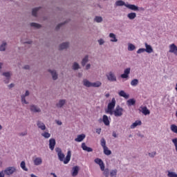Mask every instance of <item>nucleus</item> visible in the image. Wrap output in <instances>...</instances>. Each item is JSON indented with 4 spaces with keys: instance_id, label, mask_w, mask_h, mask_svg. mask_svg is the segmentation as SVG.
<instances>
[{
    "instance_id": "13",
    "label": "nucleus",
    "mask_w": 177,
    "mask_h": 177,
    "mask_svg": "<svg viewBox=\"0 0 177 177\" xmlns=\"http://www.w3.org/2000/svg\"><path fill=\"white\" fill-rule=\"evenodd\" d=\"M37 128L41 129V131H45L46 129V126H45V124L39 120L37 122Z\"/></svg>"
},
{
    "instance_id": "51",
    "label": "nucleus",
    "mask_w": 177,
    "mask_h": 177,
    "mask_svg": "<svg viewBox=\"0 0 177 177\" xmlns=\"http://www.w3.org/2000/svg\"><path fill=\"white\" fill-rule=\"evenodd\" d=\"M144 52H146L145 48H140L138 50L137 53H143Z\"/></svg>"
},
{
    "instance_id": "37",
    "label": "nucleus",
    "mask_w": 177,
    "mask_h": 177,
    "mask_svg": "<svg viewBox=\"0 0 177 177\" xmlns=\"http://www.w3.org/2000/svg\"><path fill=\"white\" fill-rule=\"evenodd\" d=\"M20 167L21 168L24 170V171H28V169L27 167H26V162L22 161L20 164Z\"/></svg>"
},
{
    "instance_id": "45",
    "label": "nucleus",
    "mask_w": 177,
    "mask_h": 177,
    "mask_svg": "<svg viewBox=\"0 0 177 177\" xmlns=\"http://www.w3.org/2000/svg\"><path fill=\"white\" fill-rule=\"evenodd\" d=\"M103 174L104 175V176L109 177L110 175V170L109 169H105L104 170Z\"/></svg>"
},
{
    "instance_id": "24",
    "label": "nucleus",
    "mask_w": 177,
    "mask_h": 177,
    "mask_svg": "<svg viewBox=\"0 0 177 177\" xmlns=\"http://www.w3.org/2000/svg\"><path fill=\"white\" fill-rule=\"evenodd\" d=\"M142 113L144 115H149L150 114V111L147 109V106L141 107Z\"/></svg>"
},
{
    "instance_id": "11",
    "label": "nucleus",
    "mask_w": 177,
    "mask_h": 177,
    "mask_svg": "<svg viewBox=\"0 0 177 177\" xmlns=\"http://www.w3.org/2000/svg\"><path fill=\"white\" fill-rule=\"evenodd\" d=\"M55 146H56V140L51 138L49 140V149L52 151L55 150Z\"/></svg>"
},
{
    "instance_id": "64",
    "label": "nucleus",
    "mask_w": 177,
    "mask_h": 177,
    "mask_svg": "<svg viewBox=\"0 0 177 177\" xmlns=\"http://www.w3.org/2000/svg\"><path fill=\"white\" fill-rule=\"evenodd\" d=\"M10 79H6L5 80H4V82L6 83V84H9V80H10Z\"/></svg>"
},
{
    "instance_id": "28",
    "label": "nucleus",
    "mask_w": 177,
    "mask_h": 177,
    "mask_svg": "<svg viewBox=\"0 0 177 177\" xmlns=\"http://www.w3.org/2000/svg\"><path fill=\"white\" fill-rule=\"evenodd\" d=\"M33 162L35 165H41L42 164V158H36L34 160Z\"/></svg>"
},
{
    "instance_id": "58",
    "label": "nucleus",
    "mask_w": 177,
    "mask_h": 177,
    "mask_svg": "<svg viewBox=\"0 0 177 177\" xmlns=\"http://www.w3.org/2000/svg\"><path fill=\"white\" fill-rule=\"evenodd\" d=\"M0 177H5V173L3 170L1 171H0Z\"/></svg>"
},
{
    "instance_id": "20",
    "label": "nucleus",
    "mask_w": 177,
    "mask_h": 177,
    "mask_svg": "<svg viewBox=\"0 0 177 177\" xmlns=\"http://www.w3.org/2000/svg\"><path fill=\"white\" fill-rule=\"evenodd\" d=\"M78 171H80V167L78 166L73 167L72 176H77V175H78Z\"/></svg>"
},
{
    "instance_id": "46",
    "label": "nucleus",
    "mask_w": 177,
    "mask_h": 177,
    "mask_svg": "<svg viewBox=\"0 0 177 177\" xmlns=\"http://www.w3.org/2000/svg\"><path fill=\"white\" fill-rule=\"evenodd\" d=\"M117 176V170H112L111 172H110V176L111 177H115Z\"/></svg>"
},
{
    "instance_id": "40",
    "label": "nucleus",
    "mask_w": 177,
    "mask_h": 177,
    "mask_svg": "<svg viewBox=\"0 0 177 177\" xmlns=\"http://www.w3.org/2000/svg\"><path fill=\"white\" fill-rule=\"evenodd\" d=\"M94 21H96V23H102L103 21V18L102 17H95Z\"/></svg>"
},
{
    "instance_id": "2",
    "label": "nucleus",
    "mask_w": 177,
    "mask_h": 177,
    "mask_svg": "<svg viewBox=\"0 0 177 177\" xmlns=\"http://www.w3.org/2000/svg\"><path fill=\"white\" fill-rule=\"evenodd\" d=\"M106 80L109 81V82H117V75H115V73L113 71H109L106 74Z\"/></svg>"
},
{
    "instance_id": "47",
    "label": "nucleus",
    "mask_w": 177,
    "mask_h": 177,
    "mask_svg": "<svg viewBox=\"0 0 177 177\" xmlns=\"http://www.w3.org/2000/svg\"><path fill=\"white\" fill-rule=\"evenodd\" d=\"M68 48V46L67 45H61L59 47V50H64V49H67Z\"/></svg>"
},
{
    "instance_id": "49",
    "label": "nucleus",
    "mask_w": 177,
    "mask_h": 177,
    "mask_svg": "<svg viewBox=\"0 0 177 177\" xmlns=\"http://www.w3.org/2000/svg\"><path fill=\"white\" fill-rule=\"evenodd\" d=\"M156 151H153V152H151V153H149V156L151 157V158H154V157L156 156Z\"/></svg>"
},
{
    "instance_id": "5",
    "label": "nucleus",
    "mask_w": 177,
    "mask_h": 177,
    "mask_svg": "<svg viewBox=\"0 0 177 177\" xmlns=\"http://www.w3.org/2000/svg\"><path fill=\"white\" fill-rule=\"evenodd\" d=\"M124 111V109L120 107V106H117L115 111H113V114L115 117H121L122 115V112Z\"/></svg>"
},
{
    "instance_id": "34",
    "label": "nucleus",
    "mask_w": 177,
    "mask_h": 177,
    "mask_svg": "<svg viewBox=\"0 0 177 177\" xmlns=\"http://www.w3.org/2000/svg\"><path fill=\"white\" fill-rule=\"evenodd\" d=\"M138 84H139V80L138 79H134L131 82V86H136Z\"/></svg>"
},
{
    "instance_id": "50",
    "label": "nucleus",
    "mask_w": 177,
    "mask_h": 177,
    "mask_svg": "<svg viewBox=\"0 0 177 177\" xmlns=\"http://www.w3.org/2000/svg\"><path fill=\"white\" fill-rule=\"evenodd\" d=\"M128 50H135V45H129Z\"/></svg>"
},
{
    "instance_id": "7",
    "label": "nucleus",
    "mask_w": 177,
    "mask_h": 177,
    "mask_svg": "<svg viewBox=\"0 0 177 177\" xmlns=\"http://www.w3.org/2000/svg\"><path fill=\"white\" fill-rule=\"evenodd\" d=\"M27 96H30V91H28V90L26 91V93L21 95V102L22 104H28V102L26 100Z\"/></svg>"
},
{
    "instance_id": "36",
    "label": "nucleus",
    "mask_w": 177,
    "mask_h": 177,
    "mask_svg": "<svg viewBox=\"0 0 177 177\" xmlns=\"http://www.w3.org/2000/svg\"><path fill=\"white\" fill-rule=\"evenodd\" d=\"M104 153L106 156H110L111 154V151L106 147V148H104Z\"/></svg>"
},
{
    "instance_id": "57",
    "label": "nucleus",
    "mask_w": 177,
    "mask_h": 177,
    "mask_svg": "<svg viewBox=\"0 0 177 177\" xmlns=\"http://www.w3.org/2000/svg\"><path fill=\"white\" fill-rule=\"evenodd\" d=\"M107 113H109L111 115H113L114 114V111H113V109H108Z\"/></svg>"
},
{
    "instance_id": "59",
    "label": "nucleus",
    "mask_w": 177,
    "mask_h": 177,
    "mask_svg": "<svg viewBox=\"0 0 177 177\" xmlns=\"http://www.w3.org/2000/svg\"><path fill=\"white\" fill-rule=\"evenodd\" d=\"M9 89H12V88H15V84L11 83L10 85H8Z\"/></svg>"
},
{
    "instance_id": "41",
    "label": "nucleus",
    "mask_w": 177,
    "mask_h": 177,
    "mask_svg": "<svg viewBox=\"0 0 177 177\" xmlns=\"http://www.w3.org/2000/svg\"><path fill=\"white\" fill-rule=\"evenodd\" d=\"M94 162H95V164H97L98 165H100L103 163V160H102V159L97 158L94 160Z\"/></svg>"
},
{
    "instance_id": "15",
    "label": "nucleus",
    "mask_w": 177,
    "mask_h": 177,
    "mask_svg": "<svg viewBox=\"0 0 177 177\" xmlns=\"http://www.w3.org/2000/svg\"><path fill=\"white\" fill-rule=\"evenodd\" d=\"M126 8L130 9L131 10H139V7L133 5V4H125Z\"/></svg>"
},
{
    "instance_id": "14",
    "label": "nucleus",
    "mask_w": 177,
    "mask_h": 177,
    "mask_svg": "<svg viewBox=\"0 0 177 177\" xmlns=\"http://www.w3.org/2000/svg\"><path fill=\"white\" fill-rule=\"evenodd\" d=\"M115 107V98H112L111 102L108 104V110H113Z\"/></svg>"
},
{
    "instance_id": "43",
    "label": "nucleus",
    "mask_w": 177,
    "mask_h": 177,
    "mask_svg": "<svg viewBox=\"0 0 177 177\" xmlns=\"http://www.w3.org/2000/svg\"><path fill=\"white\" fill-rule=\"evenodd\" d=\"M172 143L174 145L175 150L177 152V138H173L171 140Z\"/></svg>"
},
{
    "instance_id": "38",
    "label": "nucleus",
    "mask_w": 177,
    "mask_h": 177,
    "mask_svg": "<svg viewBox=\"0 0 177 177\" xmlns=\"http://www.w3.org/2000/svg\"><path fill=\"white\" fill-rule=\"evenodd\" d=\"M41 136H43V138H45V139H49V138H50V133L45 131L41 133Z\"/></svg>"
},
{
    "instance_id": "35",
    "label": "nucleus",
    "mask_w": 177,
    "mask_h": 177,
    "mask_svg": "<svg viewBox=\"0 0 177 177\" xmlns=\"http://www.w3.org/2000/svg\"><path fill=\"white\" fill-rule=\"evenodd\" d=\"M170 129L174 133H177V126L176 124H171L170 126Z\"/></svg>"
},
{
    "instance_id": "26",
    "label": "nucleus",
    "mask_w": 177,
    "mask_h": 177,
    "mask_svg": "<svg viewBox=\"0 0 177 177\" xmlns=\"http://www.w3.org/2000/svg\"><path fill=\"white\" fill-rule=\"evenodd\" d=\"M72 68L74 70V71H77V70H80V68H81V66H80L78 62H73Z\"/></svg>"
},
{
    "instance_id": "16",
    "label": "nucleus",
    "mask_w": 177,
    "mask_h": 177,
    "mask_svg": "<svg viewBox=\"0 0 177 177\" xmlns=\"http://www.w3.org/2000/svg\"><path fill=\"white\" fill-rule=\"evenodd\" d=\"M82 149L84 150V151H88V153L93 151V149H92V148L87 147L86 145H85V142H83L82 144Z\"/></svg>"
},
{
    "instance_id": "61",
    "label": "nucleus",
    "mask_w": 177,
    "mask_h": 177,
    "mask_svg": "<svg viewBox=\"0 0 177 177\" xmlns=\"http://www.w3.org/2000/svg\"><path fill=\"white\" fill-rule=\"evenodd\" d=\"M64 24H59L56 26V30H59V28H60L62 27V25Z\"/></svg>"
},
{
    "instance_id": "19",
    "label": "nucleus",
    "mask_w": 177,
    "mask_h": 177,
    "mask_svg": "<svg viewBox=\"0 0 177 177\" xmlns=\"http://www.w3.org/2000/svg\"><path fill=\"white\" fill-rule=\"evenodd\" d=\"M136 104V100H135V99L133 98L129 99L127 101V105L129 107H131V106H135Z\"/></svg>"
},
{
    "instance_id": "8",
    "label": "nucleus",
    "mask_w": 177,
    "mask_h": 177,
    "mask_svg": "<svg viewBox=\"0 0 177 177\" xmlns=\"http://www.w3.org/2000/svg\"><path fill=\"white\" fill-rule=\"evenodd\" d=\"M66 103H67V100H66L65 99H61L57 102L55 106L57 109H63Z\"/></svg>"
},
{
    "instance_id": "56",
    "label": "nucleus",
    "mask_w": 177,
    "mask_h": 177,
    "mask_svg": "<svg viewBox=\"0 0 177 177\" xmlns=\"http://www.w3.org/2000/svg\"><path fill=\"white\" fill-rule=\"evenodd\" d=\"M98 42L100 45H103V44H104V40H103L102 39H100L98 40Z\"/></svg>"
},
{
    "instance_id": "23",
    "label": "nucleus",
    "mask_w": 177,
    "mask_h": 177,
    "mask_svg": "<svg viewBox=\"0 0 177 177\" xmlns=\"http://www.w3.org/2000/svg\"><path fill=\"white\" fill-rule=\"evenodd\" d=\"M85 134L78 135L77 137L75 139V142H82L85 139Z\"/></svg>"
},
{
    "instance_id": "31",
    "label": "nucleus",
    "mask_w": 177,
    "mask_h": 177,
    "mask_svg": "<svg viewBox=\"0 0 177 177\" xmlns=\"http://www.w3.org/2000/svg\"><path fill=\"white\" fill-rule=\"evenodd\" d=\"M41 9V7L33 8L32 10V15L35 17H37V13L38 12V10Z\"/></svg>"
},
{
    "instance_id": "27",
    "label": "nucleus",
    "mask_w": 177,
    "mask_h": 177,
    "mask_svg": "<svg viewBox=\"0 0 177 177\" xmlns=\"http://www.w3.org/2000/svg\"><path fill=\"white\" fill-rule=\"evenodd\" d=\"M3 77H5L7 80H10V77H12V72H3L2 73Z\"/></svg>"
},
{
    "instance_id": "42",
    "label": "nucleus",
    "mask_w": 177,
    "mask_h": 177,
    "mask_svg": "<svg viewBox=\"0 0 177 177\" xmlns=\"http://www.w3.org/2000/svg\"><path fill=\"white\" fill-rule=\"evenodd\" d=\"M167 176L169 177H177V174L174 171H168Z\"/></svg>"
},
{
    "instance_id": "53",
    "label": "nucleus",
    "mask_w": 177,
    "mask_h": 177,
    "mask_svg": "<svg viewBox=\"0 0 177 177\" xmlns=\"http://www.w3.org/2000/svg\"><path fill=\"white\" fill-rule=\"evenodd\" d=\"M100 168L101 169V171H104V162L101 163V165H100Z\"/></svg>"
},
{
    "instance_id": "63",
    "label": "nucleus",
    "mask_w": 177,
    "mask_h": 177,
    "mask_svg": "<svg viewBox=\"0 0 177 177\" xmlns=\"http://www.w3.org/2000/svg\"><path fill=\"white\" fill-rule=\"evenodd\" d=\"M56 124H57V125H62V121L56 120Z\"/></svg>"
},
{
    "instance_id": "12",
    "label": "nucleus",
    "mask_w": 177,
    "mask_h": 177,
    "mask_svg": "<svg viewBox=\"0 0 177 177\" xmlns=\"http://www.w3.org/2000/svg\"><path fill=\"white\" fill-rule=\"evenodd\" d=\"M169 52L170 53H174V55L177 56V46L175 45H170Z\"/></svg>"
},
{
    "instance_id": "25",
    "label": "nucleus",
    "mask_w": 177,
    "mask_h": 177,
    "mask_svg": "<svg viewBox=\"0 0 177 177\" xmlns=\"http://www.w3.org/2000/svg\"><path fill=\"white\" fill-rule=\"evenodd\" d=\"M102 86V82L97 81L95 82H92L91 87L93 88H100Z\"/></svg>"
},
{
    "instance_id": "9",
    "label": "nucleus",
    "mask_w": 177,
    "mask_h": 177,
    "mask_svg": "<svg viewBox=\"0 0 177 177\" xmlns=\"http://www.w3.org/2000/svg\"><path fill=\"white\" fill-rule=\"evenodd\" d=\"M129 74H131V68H127L124 69V73L120 75L121 78L127 79L129 77Z\"/></svg>"
},
{
    "instance_id": "55",
    "label": "nucleus",
    "mask_w": 177,
    "mask_h": 177,
    "mask_svg": "<svg viewBox=\"0 0 177 177\" xmlns=\"http://www.w3.org/2000/svg\"><path fill=\"white\" fill-rule=\"evenodd\" d=\"M24 70H30V65H25L23 67Z\"/></svg>"
},
{
    "instance_id": "22",
    "label": "nucleus",
    "mask_w": 177,
    "mask_h": 177,
    "mask_svg": "<svg viewBox=\"0 0 177 177\" xmlns=\"http://www.w3.org/2000/svg\"><path fill=\"white\" fill-rule=\"evenodd\" d=\"M119 96H121L122 97H124V99H129V94H127V93H125V91H120L118 93Z\"/></svg>"
},
{
    "instance_id": "48",
    "label": "nucleus",
    "mask_w": 177,
    "mask_h": 177,
    "mask_svg": "<svg viewBox=\"0 0 177 177\" xmlns=\"http://www.w3.org/2000/svg\"><path fill=\"white\" fill-rule=\"evenodd\" d=\"M5 50H6V46L5 45L0 46V51L5 52Z\"/></svg>"
},
{
    "instance_id": "62",
    "label": "nucleus",
    "mask_w": 177,
    "mask_h": 177,
    "mask_svg": "<svg viewBox=\"0 0 177 177\" xmlns=\"http://www.w3.org/2000/svg\"><path fill=\"white\" fill-rule=\"evenodd\" d=\"M112 136H113V138H118L117 133L115 131H113Z\"/></svg>"
},
{
    "instance_id": "39",
    "label": "nucleus",
    "mask_w": 177,
    "mask_h": 177,
    "mask_svg": "<svg viewBox=\"0 0 177 177\" xmlns=\"http://www.w3.org/2000/svg\"><path fill=\"white\" fill-rule=\"evenodd\" d=\"M100 145L102 147H103V149H105L106 147H107L106 146V140L104 138H101Z\"/></svg>"
},
{
    "instance_id": "29",
    "label": "nucleus",
    "mask_w": 177,
    "mask_h": 177,
    "mask_svg": "<svg viewBox=\"0 0 177 177\" xmlns=\"http://www.w3.org/2000/svg\"><path fill=\"white\" fill-rule=\"evenodd\" d=\"M145 46H146L145 52H147V53H153V47H151V46L146 45Z\"/></svg>"
},
{
    "instance_id": "6",
    "label": "nucleus",
    "mask_w": 177,
    "mask_h": 177,
    "mask_svg": "<svg viewBox=\"0 0 177 177\" xmlns=\"http://www.w3.org/2000/svg\"><path fill=\"white\" fill-rule=\"evenodd\" d=\"M30 107V111L31 113H41V109H39V106L35 104H30L29 106Z\"/></svg>"
},
{
    "instance_id": "30",
    "label": "nucleus",
    "mask_w": 177,
    "mask_h": 177,
    "mask_svg": "<svg viewBox=\"0 0 177 177\" xmlns=\"http://www.w3.org/2000/svg\"><path fill=\"white\" fill-rule=\"evenodd\" d=\"M127 17L130 19V20H133V19H135L136 17V14L135 12H131L129 13L127 15Z\"/></svg>"
},
{
    "instance_id": "60",
    "label": "nucleus",
    "mask_w": 177,
    "mask_h": 177,
    "mask_svg": "<svg viewBox=\"0 0 177 177\" xmlns=\"http://www.w3.org/2000/svg\"><path fill=\"white\" fill-rule=\"evenodd\" d=\"M89 68H91V64H87L86 65V70H89Z\"/></svg>"
},
{
    "instance_id": "1",
    "label": "nucleus",
    "mask_w": 177,
    "mask_h": 177,
    "mask_svg": "<svg viewBox=\"0 0 177 177\" xmlns=\"http://www.w3.org/2000/svg\"><path fill=\"white\" fill-rule=\"evenodd\" d=\"M55 151L57 154L58 160L64 162V164H68L70 162V160H71V151L68 150L67 151L66 156L64 155L62 149L57 147L55 148ZM66 157V158H65Z\"/></svg>"
},
{
    "instance_id": "4",
    "label": "nucleus",
    "mask_w": 177,
    "mask_h": 177,
    "mask_svg": "<svg viewBox=\"0 0 177 177\" xmlns=\"http://www.w3.org/2000/svg\"><path fill=\"white\" fill-rule=\"evenodd\" d=\"M48 73H49V74H50V75L52 77V80L53 81H56L59 78V73H57V71H56L55 69H48Z\"/></svg>"
},
{
    "instance_id": "52",
    "label": "nucleus",
    "mask_w": 177,
    "mask_h": 177,
    "mask_svg": "<svg viewBox=\"0 0 177 177\" xmlns=\"http://www.w3.org/2000/svg\"><path fill=\"white\" fill-rule=\"evenodd\" d=\"M26 135H27V131H25L22 133H19V136H26Z\"/></svg>"
},
{
    "instance_id": "32",
    "label": "nucleus",
    "mask_w": 177,
    "mask_h": 177,
    "mask_svg": "<svg viewBox=\"0 0 177 177\" xmlns=\"http://www.w3.org/2000/svg\"><path fill=\"white\" fill-rule=\"evenodd\" d=\"M109 37H111V42H117V37H115V35H114V33H110Z\"/></svg>"
},
{
    "instance_id": "44",
    "label": "nucleus",
    "mask_w": 177,
    "mask_h": 177,
    "mask_svg": "<svg viewBox=\"0 0 177 177\" xmlns=\"http://www.w3.org/2000/svg\"><path fill=\"white\" fill-rule=\"evenodd\" d=\"M31 27H35V28H41V25L37 23H31L30 24Z\"/></svg>"
},
{
    "instance_id": "3",
    "label": "nucleus",
    "mask_w": 177,
    "mask_h": 177,
    "mask_svg": "<svg viewBox=\"0 0 177 177\" xmlns=\"http://www.w3.org/2000/svg\"><path fill=\"white\" fill-rule=\"evenodd\" d=\"M4 171V175H8V176H10V175H13L15 172H16V167H8L5 169Z\"/></svg>"
},
{
    "instance_id": "17",
    "label": "nucleus",
    "mask_w": 177,
    "mask_h": 177,
    "mask_svg": "<svg viewBox=\"0 0 177 177\" xmlns=\"http://www.w3.org/2000/svg\"><path fill=\"white\" fill-rule=\"evenodd\" d=\"M88 62H89V56L86 55L82 59V62H81V64H82V67H85V66H86V63H88Z\"/></svg>"
},
{
    "instance_id": "18",
    "label": "nucleus",
    "mask_w": 177,
    "mask_h": 177,
    "mask_svg": "<svg viewBox=\"0 0 177 177\" xmlns=\"http://www.w3.org/2000/svg\"><path fill=\"white\" fill-rule=\"evenodd\" d=\"M82 82H83L84 86H86V88H91V87H92V82H91L87 79H84Z\"/></svg>"
},
{
    "instance_id": "54",
    "label": "nucleus",
    "mask_w": 177,
    "mask_h": 177,
    "mask_svg": "<svg viewBox=\"0 0 177 177\" xmlns=\"http://www.w3.org/2000/svg\"><path fill=\"white\" fill-rule=\"evenodd\" d=\"M101 132H102V129L101 128L96 129V133H97L98 135H100Z\"/></svg>"
},
{
    "instance_id": "33",
    "label": "nucleus",
    "mask_w": 177,
    "mask_h": 177,
    "mask_svg": "<svg viewBox=\"0 0 177 177\" xmlns=\"http://www.w3.org/2000/svg\"><path fill=\"white\" fill-rule=\"evenodd\" d=\"M115 5H116V6H125V5H127V3H125V2H124L121 0H118L115 2Z\"/></svg>"
},
{
    "instance_id": "10",
    "label": "nucleus",
    "mask_w": 177,
    "mask_h": 177,
    "mask_svg": "<svg viewBox=\"0 0 177 177\" xmlns=\"http://www.w3.org/2000/svg\"><path fill=\"white\" fill-rule=\"evenodd\" d=\"M102 121L104 122V125L106 127H109L110 125V120H109V117L106 115H104L102 117V120L100 119L99 122H102Z\"/></svg>"
},
{
    "instance_id": "21",
    "label": "nucleus",
    "mask_w": 177,
    "mask_h": 177,
    "mask_svg": "<svg viewBox=\"0 0 177 177\" xmlns=\"http://www.w3.org/2000/svg\"><path fill=\"white\" fill-rule=\"evenodd\" d=\"M139 125H142V121L140 120H136L135 122H133L130 128L131 129H135V128H136V127L139 126Z\"/></svg>"
}]
</instances>
